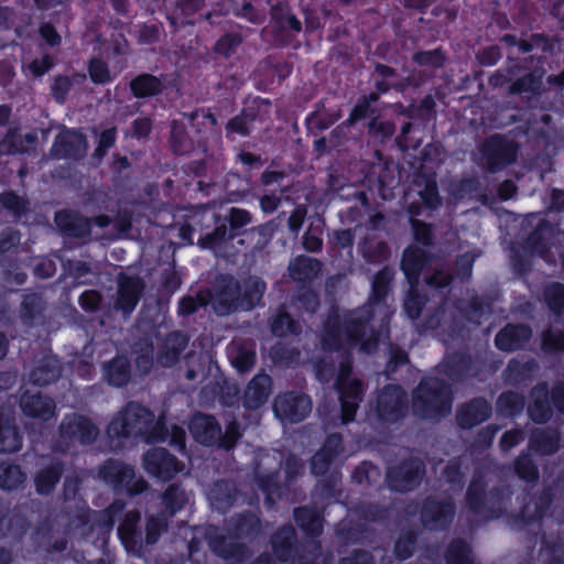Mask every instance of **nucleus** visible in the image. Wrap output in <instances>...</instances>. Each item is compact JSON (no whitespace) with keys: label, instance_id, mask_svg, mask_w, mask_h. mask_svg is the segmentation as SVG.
I'll return each mask as SVG.
<instances>
[{"label":"nucleus","instance_id":"603ef678","mask_svg":"<svg viewBox=\"0 0 564 564\" xmlns=\"http://www.w3.org/2000/svg\"><path fill=\"white\" fill-rule=\"evenodd\" d=\"M513 470L518 478L527 484H535L540 479L539 467L527 452H521L514 458Z\"/></svg>","mask_w":564,"mask_h":564},{"label":"nucleus","instance_id":"2f4dec72","mask_svg":"<svg viewBox=\"0 0 564 564\" xmlns=\"http://www.w3.org/2000/svg\"><path fill=\"white\" fill-rule=\"evenodd\" d=\"M187 344L188 337L183 332L174 330L169 333L159 346L156 362L164 368L175 366L180 361Z\"/></svg>","mask_w":564,"mask_h":564},{"label":"nucleus","instance_id":"f03ea898","mask_svg":"<svg viewBox=\"0 0 564 564\" xmlns=\"http://www.w3.org/2000/svg\"><path fill=\"white\" fill-rule=\"evenodd\" d=\"M154 413L147 406L130 401L109 422L106 433L110 440L142 438L148 444L163 443L169 429L163 422H155Z\"/></svg>","mask_w":564,"mask_h":564},{"label":"nucleus","instance_id":"9b49d317","mask_svg":"<svg viewBox=\"0 0 564 564\" xmlns=\"http://www.w3.org/2000/svg\"><path fill=\"white\" fill-rule=\"evenodd\" d=\"M350 371L349 365H341L335 382L340 405V420L344 425L355 421L357 410L364 399V383L360 379L349 378Z\"/></svg>","mask_w":564,"mask_h":564},{"label":"nucleus","instance_id":"cd10ccee","mask_svg":"<svg viewBox=\"0 0 564 564\" xmlns=\"http://www.w3.org/2000/svg\"><path fill=\"white\" fill-rule=\"evenodd\" d=\"M19 405L25 416L42 421L51 420L56 409L55 402L51 397L29 390L20 395Z\"/></svg>","mask_w":564,"mask_h":564},{"label":"nucleus","instance_id":"7c9ffc66","mask_svg":"<svg viewBox=\"0 0 564 564\" xmlns=\"http://www.w3.org/2000/svg\"><path fill=\"white\" fill-rule=\"evenodd\" d=\"M104 381L112 388L127 387L132 380V364L127 355H116L101 367Z\"/></svg>","mask_w":564,"mask_h":564},{"label":"nucleus","instance_id":"f3484780","mask_svg":"<svg viewBox=\"0 0 564 564\" xmlns=\"http://www.w3.org/2000/svg\"><path fill=\"white\" fill-rule=\"evenodd\" d=\"M142 464L150 476L161 481L172 480L184 468L183 463L163 447L148 449L143 454Z\"/></svg>","mask_w":564,"mask_h":564},{"label":"nucleus","instance_id":"b1692460","mask_svg":"<svg viewBox=\"0 0 564 564\" xmlns=\"http://www.w3.org/2000/svg\"><path fill=\"white\" fill-rule=\"evenodd\" d=\"M540 370V365L535 358H528L522 361L518 358H511L502 371V380L510 387L530 386Z\"/></svg>","mask_w":564,"mask_h":564},{"label":"nucleus","instance_id":"13d9d810","mask_svg":"<svg viewBox=\"0 0 564 564\" xmlns=\"http://www.w3.org/2000/svg\"><path fill=\"white\" fill-rule=\"evenodd\" d=\"M322 108L324 104L318 102L316 110L307 115L305 122L308 130L324 131L339 120L340 111L319 113Z\"/></svg>","mask_w":564,"mask_h":564},{"label":"nucleus","instance_id":"1a4fd4ad","mask_svg":"<svg viewBox=\"0 0 564 564\" xmlns=\"http://www.w3.org/2000/svg\"><path fill=\"white\" fill-rule=\"evenodd\" d=\"M481 164L489 173H498L512 165L519 154V144L501 133L487 137L478 147Z\"/></svg>","mask_w":564,"mask_h":564},{"label":"nucleus","instance_id":"20e7f679","mask_svg":"<svg viewBox=\"0 0 564 564\" xmlns=\"http://www.w3.org/2000/svg\"><path fill=\"white\" fill-rule=\"evenodd\" d=\"M453 401V389L446 380L424 376L412 391L411 409L420 420L438 421L451 413Z\"/></svg>","mask_w":564,"mask_h":564},{"label":"nucleus","instance_id":"0eeeda50","mask_svg":"<svg viewBox=\"0 0 564 564\" xmlns=\"http://www.w3.org/2000/svg\"><path fill=\"white\" fill-rule=\"evenodd\" d=\"M98 479L116 494L135 497L148 489L143 477H137L132 465L116 458L106 459L98 468Z\"/></svg>","mask_w":564,"mask_h":564},{"label":"nucleus","instance_id":"6e6d98bb","mask_svg":"<svg viewBox=\"0 0 564 564\" xmlns=\"http://www.w3.org/2000/svg\"><path fill=\"white\" fill-rule=\"evenodd\" d=\"M419 539V533L414 529H405L402 530L393 545V554L398 561H406L412 557L416 543Z\"/></svg>","mask_w":564,"mask_h":564},{"label":"nucleus","instance_id":"4be33fe9","mask_svg":"<svg viewBox=\"0 0 564 564\" xmlns=\"http://www.w3.org/2000/svg\"><path fill=\"white\" fill-rule=\"evenodd\" d=\"M532 338V328L522 323H508L498 330L494 343L498 350L512 352L522 349Z\"/></svg>","mask_w":564,"mask_h":564},{"label":"nucleus","instance_id":"864d4df0","mask_svg":"<svg viewBox=\"0 0 564 564\" xmlns=\"http://www.w3.org/2000/svg\"><path fill=\"white\" fill-rule=\"evenodd\" d=\"M543 301L549 311L556 317L564 316V284L550 282L543 288Z\"/></svg>","mask_w":564,"mask_h":564},{"label":"nucleus","instance_id":"de8ad7c7","mask_svg":"<svg viewBox=\"0 0 564 564\" xmlns=\"http://www.w3.org/2000/svg\"><path fill=\"white\" fill-rule=\"evenodd\" d=\"M258 111L254 108H243L241 112L232 117L226 124L225 131L228 139L235 140L236 137H248L251 132V126L257 120Z\"/></svg>","mask_w":564,"mask_h":564},{"label":"nucleus","instance_id":"a18cd8bd","mask_svg":"<svg viewBox=\"0 0 564 564\" xmlns=\"http://www.w3.org/2000/svg\"><path fill=\"white\" fill-rule=\"evenodd\" d=\"M241 437L240 424L235 417L228 422L224 433L220 423L214 417V447L229 452L236 447Z\"/></svg>","mask_w":564,"mask_h":564},{"label":"nucleus","instance_id":"aec40b11","mask_svg":"<svg viewBox=\"0 0 564 564\" xmlns=\"http://www.w3.org/2000/svg\"><path fill=\"white\" fill-rule=\"evenodd\" d=\"M271 18L274 23V41L285 47L291 44L289 32L299 34L303 26L301 20L292 12L286 2H278L271 8Z\"/></svg>","mask_w":564,"mask_h":564},{"label":"nucleus","instance_id":"f257e3e1","mask_svg":"<svg viewBox=\"0 0 564 564\" xmlns=\"http://www.w3.org/2000/svg\"><path fill=\"white\" fill-rule=\"evenodd\" d=\"M375 312L362 305L339 314L333 307L323 322L321 346L326 352H345L359 347L364 352L377 349L380 334L372 325Z\"/></svg>","mask_w":564,"mask_h":564},{"label":"nucleus","instance_id":"e433bc0d","mask_svg":"<svg viewBox=\"0 0 564 564\" xmlns=\"http://www.w3.org/2000/svg\"><path fill=\"white\" fill-rule=\"evenodd\" d=\"M218 528L214 524V555L232 563L242 564L251 556V551L247 544L240 540L230 539L226 541L216 534Z\"/></svg>","mask_w":564,"mask_h":564},{"label":"nucleus","instance_id":"79ce46f5","mask_svg":"<svg viewBox=\"0 0 564 564\" xmlns=\"http://www.w3.org/2000/svg\"><path fill=\"white\" fill-rule=\"evenodd\" d=\"M271 334L278 338L297 337L302 334L301 322L281 306L269 321Z\"/></svg>","mask_w":564,"mask_h":564},{"label":"nucleus","instance_id":"09e8293b","mask_svg":"<svg viewBox=\"0 0 564 564\" xmlns=\"http://www.w3.org/2000/svg\"><path fill=\"white\" fill-rule=\"evenodd\" d=\"M524 406V395L512 390L501 392L496 401L497 412L500 415L510 419H514L520 415Z\"/></svg>","mask_w":564,"mask_h":564},{"label":"nucleus","instance_id":"4468645a","mask_svg":"<svg viewBox=\"0 0 564 564\" xmlns=\"http://www.w3.org/2000/svg\"><path fill=\"white\" fill-rule=\"evenodd\" d=\"M66 463L55 455H42L36 463V469L33 474L34 491L41 497L52 496L59 485Z\"/></svg>","mask_w":564,"mask_h":564},{"label":"nucleus","instance_id":"69168bd1","mask_svg":"<svg viewBox=\"0 0 564 564\" xmlns=\"http://www.w3.org/2000/svg\"><path fill=\"white\" fill-rule=\"evenodd\" d=\"M425 304L426 297L419 292V286L409 285V290L403 303V308L406 316L412 321L417 319L421 316Z\"/></svg>","mask_w":564,"mask_h":564},{"label":"nucleus","instance_id":"393cba45","mask_svg":"<svg viewBox=\"0 0 564 564\" xmlns=\"http://www.w3.org/2000/svg\"><path fill=\"white\" fill-rule=\"evenodd\" d=\"M143 290L144 282L141 278L121 274L118 280L115 307L124 315H130L135 310Z\"/></svg>","mask_w":564,"mask_h":564},{"label":"nucleus","instance_id":"f704fd0d","mask_svg":"<svg viewBox=\"0 0 564 564\" xmlns=\"http://www.w3.org/2000/svg\"><path fill=\"white\" fill-rule=\"evenodd\" d=\"M272 390V379L269 375L260 372L256 375L247 384L242 404L247 410H257L261 408L269 399Z\"/></svg>","mask_w":564,"mask_h":564},{"label":"nucleus","instance_id":"7ed1b4c3","mask_svg":"<svg viewBox=\"0 0 564 564\" xmlns=\"http://www.w3.org/2000/svg\"><path fill=\"white\" fill-rule=\"evenodd\" d=\"M267 283L250 275L240 282L230 274L214 276V313L249 312L260 304Z\"/></svg>","mask_w":564,"mask_h":564},{"label":"nucleus","instance_id":"f8f14e48","mask_svg":"<svg viewBox=\"0 0 564 564\" xmlns=\"http://www.w3.org/2000/svg\"><path fill=\"white\" fill-rule=\"evenodd\" d=\"M417 512L424 529L441 532L452 525L456 516V505L451 497L437 499L434 496H426L420 502Z\"/></svg>","mask_w":564,"mask_h":564},{"label":"nucleus","instance_id":"6ab92c4d","mask_svg":"<svg viewBox=\"0 0 564 564\" xmlns=\"http://www.w3.org/2000/svg\"><path fill=\"white\" fill-rule=\"evenodd\" d=\"M262 529L260 511L246 509L230 517L228 535L230 539L254 542L261 536Z\"/></svg>","mask_w":564,"mask_h":564},{"label":"nucleus","instance_id":"423d86ee","mask_svg":"<svg viewBox=\"0 0 564 564\" xmlns=\"http://www.w3.org/2000/svg\"><path fill=\"white\" fill-rule=\"evenodd\" d=\"M527 414L538 425L549 423L554 413L564 414V380L554 382L552 387L546 381L534 384L529 392Z\"/></svg>","mask_w":564,"mask_h":564},{"label":"nucleus","instance_id":"37998d69","mask_svg":"<svg viewBox=\"0 0 564 564\" xmlns=\"http://www.w3.org/2000/svg\"><path fill=\"white\" fill-rule=\"evenodd\" d=\"M22 435L14 419L0 408V453H15L22 447Z\"/></svg>","mask_w":564,"mask_h":564},{"label":"nucleus","instance_id":"bf43d9fd","mask_svg":"<svg viewBox=\"0 0 564 564\" xmlns=\"http://www.w3.org/2000/svg\"><path fill=\"white\" fill-rule=\"evenodd\" d=\"M480 192L481 183L476 176L463 177L451 185V194L458 200L476 197Z\"/></svg>","mask_w":564,"mask_h":564},{"label":"nucleus","instance_id":"c9c22d12","mask_svg":"<svg viewBox=\"0 0 564 564\" xmlns=\"http://www.w3.org/2000/svg\"><path fill=\"white\" fill-rule=\"evenodd\" d=\"M441 367L443 373L449 380L462 382L469 377L474 367V359L466 350H455L444 357Z\"/></svg>","mask_w":564,"mask_h":564},{"label":"nucleus","instance_id":"c03bdc74","mask_svg":"<svg viewBox=\"0 0 564 564\" xmlns=\"http://www.w3.org/2000/svg\"><path fill=\"white\" fill-rule=\"evenodd\" d=\"M544 70L535 68L528 74L517 78L509 86V93L511 95H523L539 96L543 91V78Z\"/></svg>","mask_w":564,"mask_h":564},{"label":"nucleus","instance_id":"c85d7f7f","mask_svg":"<svg viewBox=\"0 0 564 564\" xmlns=\"http://www.w3.org/2000/svg\"><path fill=\"white\" fill-rule=\"evenodd\" d=\"M430 261V252L416 245H410L403 250L400 267L409 285L419 286L422 271Z\"/></svg>","mask_w":564,"mask_h":564},{"label":"nucleus","instance_id":"6e6552de","mask_svg":"<svg viewBox=\"0 0 564 564\" xmlns=\"http://www.w3.org/2000/svg\"><path fill=\"white\" fill-rule=\"evenodd\" d=\"M409 395L398 383H387L378 390L375 416L381 426H391L402 422L409 414Z\"/></svg>","mask_w":564,"mask_h":564},{"label":"nucleus","instance_id":"e2e57ef3","mask_svg":"<svg viewBox=\"0 0 564 564\" xmlns=\"http://www.w3.org/2000/svg\"><path fill=\"white\" fill-rule=\"evenodd\" d=\"M0 205L15 218H21L29 209L28 200L13 189L0 193Z\"/></svg>","mask_w":564,"mask_h":564},{"label":"nucleus","instance_id":"bb28decb","mask_svg":"<svg viewBox=\"0 0 564 564\" xmlns=\"http://www.w3.org/2000/svg\"><path fill=\"white\" fill-rule=\"evenodd\" d=\"M554 237V225L550 220L541 218L524 239L523 247L531 256L544 258L552 249Z\"/></svg>","mask_w":564,"mask_h":564},{"label":"nucleus","instance_id":"c756f323","mask_svg":"<svg viewBox=\"0 0 564 564\" xmlns=\"http://www.w3.org/2000/svg\"><path fill=\"white\" fill-rule=\"evenodd\" d=\"M58 230L68 238L84 239L91 235V220L78 212L62 209L54 217Z\"/></svg>","mask_w":564,"mask_h":564},{"label":"nucleus","instance_id":"dca6fc26","mask_svg":"<svg viewBox=\"0 0 564 564\" xmlns=\"http://www.w3.org/2000/svg\"><path fill=\"white\" fill-rule=\"evenodd\" d=\"M273 412L281 421L300 423L312 411V400L303 392L286 391L278 394L273 401Z\"/></svg>","mask_w":564,"mask_h":564},{"label":"nucleus","instance_id":"a878e982","mask_svg":"<svg viewBox=\"0 0 564 564\" xmlns=\"http://www.w3.org/2000/svg\"><path fill=\"white\" fill-rule=\"evenodd\" d=\"M299 544L297 534L292 524L288 523L279 527L270 536L271 555L275 563H289Z\"/></svg>","mask_w":564,"mask_h":564},{"label":"nucleus","instance_id":"0e129e2a","mask_svg":"<svg viewBox=\"0 0 564 564\" xmlns=\"http://www.w3.org/2000/svg\"><path fill=\"white\" fill-rule=\"evenodd\" d=\"M126 507V501L115 499L107 508L99 512L97 519L98 525L106 531H111L116 522L123 514Z\"/></svg>","mask_w":564,"mask_h":564},{"label":"nucleus","instance_id":"8fccbe9b","mask_svg":"<svg viewBox=\"0 0 564 564\" xmlns=\"http://www.w3.org/2000/svg\"><path fill=\"white\" fill-rule=\"evenodd\" d=\"M393 279L392 271L384 267L380 269L375 275L371 283V293L369 295V302L371 304L383 303L391 290V282Z\"/></svg>","mask_w":564,"mask_h":564},{"label":"nucleus","instance_id":"9d476101","mask_svg":"<svg viewBox=\"0 0 564 564\" xmlns=\"http://www.w3.org/2000/svg\"><path fill=\"white\" fill-rule=\"evenodd\" d=\"M425 473L424 460L417 456H410L388 467L386 481L391 491L405 494L413 491L421 485Z\"/></svg>","mask_w":564,"mask_h":564},{"label":"nucleus","instance_id":"39448f33","mask_svg":"<svg viewBox=\"0 0 564 564\" xmlns=\"http://www.w3.org/2000/svg\"><path fill=\"white\" fill-rule=\"evenodd\" d=\"M512 491L508 485L494 486L487 491V482L481 475H475L466 490L467 508L477 516L490 519L502 517L511 499Z\"/></svg>","mask_w":564,"mask_h":564},{"label":"nucleus","instance_id":"2eb2a0df","mask_svg":"<svg viewBox=\"0 0 564 564\" xmlns=\"http://www.w3.org/2000/svg\"><path fill=\"white\" fill-rule=\"evenodd\" d=\"M558 486L553 481L546 484L543 488L531 497V503H525L516 516V522L527 528L529 525L538 524L549 516L552 505L557 498Z\"/></svg>","mask_w":564,"mask_h":564},{"label":"nucleus","instance_id":"412c9836","mask_svg":"<svg viewBox=\"0 0 564 564\" xmlns=\"http://www.w3.org/2000/svg\"><path fill=\"white\" fill-rule=\"evenodd\" d=\"M492 414V405L485 397H474L456 410V423L462 430H471L486 422Z\"/></svg>","mask_w":564,"mask_h":564},{"label":"nucleus","instance_id":"ddd939ff","mask_svg":"<svg viewBox=\"0 0 564 564\" xmlns=\"http://www.w3.org/2000/svg\"><path fill=\"white\" fill-rule=\"evenodd\" d=\"M220 216L214 214V254L216 249L225 243H231L247 232L246 227L252 223V215L249 210L231 207L224 221L219 223Z\"/></svg>","mask_w":564,"mask_h":564},{"label":"nucleus","instance_id":"5701e85b","mask_svg":"<svg viewBox=\"0 0 564 564\" xmlns=\"http://www.w3.org/2000/svg\"><path fill=\"white\" fill-rule=\"evenodd\" d=\"M86 135L79 130L68 129L58 133L53 143V153L59 159L82 160L87 151Z\"/></svg>","mask_w":564,"mask_h":564},{"label":"nucleus","instance_id":"58836bf2","mask_svg":"<svg viewBox=\"0 0 564 564\" xmlns=\"http://www.w3.org/2000/svg\"><path fill=\"white\" fill-rule=\"evenodd\" d=\"M322 261L308 256H297L289 265L290 276L297 285H311L322 271Z\"/></svg>","mask_w":564,"mask_h":564},{"label":"nucleus","instance_id":"774afa93","mask_svg":"<svg viewBox=\"0 0 564 564\" xmlns=\"http://www.w3.org/2000/svg\"><path fill=\"white\" fill-rule=\"evenodd\" d=\"M413 240L422 247L429 248L434 246L435 235L433 225L417 218H409Z\"/></svg>","mask_w":564,"mask_h":564},{"label":"nucleus","instance_id":"4c0bfd02","mask_svg":"<svg viewBox=\"0 0 564 564\" xmlns=\"http://www.w3.org/2000/svg\"><path fill=\"white\" fill-rule=\"evenodd\" d=\"M529 448L538 455L550 456L561 447V433L555 427L535 429L529 437Z\"/></svg>","mask_w":564,"mask_h":564},{"label":"nucleus","instance_id":"680f3d73","mask_svg":"<svg viewBox=\"0 0 564 564\" xmlns=\"http://www.w3.org/2000/svg\"><path fill=\"white\" fill-rule=\"evenodd\" d=\"M193 436L203 445L212 446V414H198L189 424Z\"/></svg>","mask_w":564,"mask_h":564},{"label":"nucleus","instance_id":"ea45409f","mask_svg":"<svg viewBox=\"0 0 564 564\" xmlns=\"http://www.w3.org/2000/svg\"><path fill=\"white\" fill-rule=\"evenodd\" d=\"M62 367L56 356H44L31 370L29 378L34 386L45 387L52 384L61 377Z\"/></svg>","mask_w":564,"mask_h":564},{"label":"nucleus","instance_id":"a211bd4d","mask_svg":"<svg viewBox=\"0 0 564 564\" xmlns=\"http://www.w3.org/2000/svg\"><path fill=\"white\" fill-rule=\"evenodd\" d=\"M58 434L66 442L91 445L99 435V429L88 416L79 413H68L62 419Z\"/></svg>","mask_w":564,"mask_h":564},{"label":"nucleus","instance_id":"052dcab7","mask_svg":"<svg viewBox=\"0 0 564 564\" xmlns=\"http://www.w3.org/2000/svg\"><path fill=\"white\" fill-rule=\"evenodd\" d=\"M491 303L481 296H471L464 307L460 308L464 317L474 324L479 325L486 313L490 312Z\"/></svg>","mask_w":564,"mask_h":564},{"label":"nucleus","instance_id":"473e14b6","mask_svg":"<svg viewBox=\"0 0 564 564\" xmlns=\"http://www.w3.org/2000/svg\"><path fill=\"white\" fill-rule=\"evenodd\" d=\"M141 516L138 510L128 511L118 527V536L128 552L140 555L143 551L142 532L138 529Z\"/></svg>","mask_w":564,"mask_h":564},{"label":"nucleus","instance_id":"49530a36","mask_svg":"<svg viewBox=\"0 0 564 564\" xmlns=\"http://www.w3.org/2000/svg\"><path fill=\"white\" fill-rule=\"evenodd\" d=\"M446 564H476L471 544L463 538L451 540L444 551Z\"/></svg>","mask_w":564,"mask_h":564},{"label":"nucleus","instance_id":"3c124183","mask_svg":"<svg viewBox=\"0 0 564 564\" xmlns=\"http://www.w3.org/2000/svg\"><path fill=\"white\" fill-rule=\"evenodd\" d=\"M212 303V286H205L195 296L185 295L178 301L177 314L188 317L195 314L200 307H206Z\"/></svg>","mask_w":564,"mask_h":564},{"label":"nucleus","instance_id":"338daca9","mask_svg":"<svg viewBox=\"0 0 564 564\" xmlns=\"http://www.w3.org/2000/svg\"><path fill=\"white\" fill-rule=\"evenodd\" d=\"M162 501H163L165 510L171 516H174L178 511H181L185 506L186 498H185L184 490L181 488L180 485L171 484L164 490V492L162 495Z\"/></svg>","mask_w":564,"mask_h":564},{"label":"nucleus","instance_id":"72a5a7b5","mask_svg":"<svg viewBox=\"0 0 564 564\" xmlns=\"http://www.w3.org/2000/svg\"><path fill=\"white\" fill-rule=\"evenodd\" d=\"M293 520L303 534L311 539L322 535L324 530V510L312 506L293 509Z\"/></svg>","mask_w":564,"mask_h":564},{"label":"nucleus","instance_id":"5fc2aeb1","mask_svg":"<svg viewBox=\"0 0 564 564\" xmlns=\"http://www.w3.org/2000/svg\"><path fill=\"white\" fill-rule=\"evenodd\" d=\"M26 476L22 467L14 463H0V489L6 491L17 490Z\"/></svg>","mask_w":564,"mask_h":564},{"label":"nucleus","instance_id":"a19ab883","mask_svg":"<svg viewBox=\"0 0 564 564\" xmlns=\"http://www.w3.org/2000/svg\"><path fill=\"white\" fill-rule=\"evenodd\" d=\"M129 89L132 96L138 99L154 97L163 93L164 79L163 76L141 73L130 80Z\"/></svg>","mask_w":564,"mask_h":564},{"label":"nucleus","instance_id":"4d7b16f0","mask_svg":"<svg viewBox=\"0 0 564 564\" xmlns=\"http://www.w3.org/2000/svg\"><path fill=\"white\" fill-rule=\"evenodd\" d=\"M362 256L369 263L381 264L390 259L391 250L384 240H366L362 246Z\"/></svg>","mask_w":564,"mask_h":564}]
</instances>
